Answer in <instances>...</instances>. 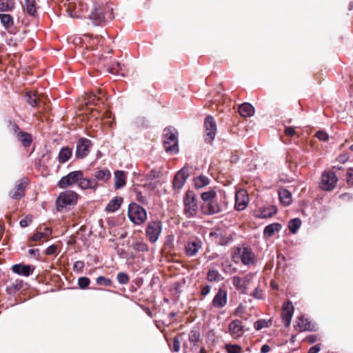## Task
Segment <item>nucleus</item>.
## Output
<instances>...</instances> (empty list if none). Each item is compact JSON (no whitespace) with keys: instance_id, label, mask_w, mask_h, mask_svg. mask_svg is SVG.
Wrapping results in <instances>:
<instances>
[{"instance_id":"obj_51","label":"nucleus","mask_w":353,"mask_h":353,"mask_svg":"<svg viewBox=\"0 0 353 353\" xmlns=\"http://www.w3.org/2000/svg\"><path fill=\"white\" fill-rule=\"evenodd\" d=\"M316 137L319 140L323 141H327L329 138L328 134L325 132L322 131V130H319V131L316 132Z\"/></svg>"},{"instance_id":"obj_3","label":"nucleus","mask_w":353,"mask_h":353,"mask_svg":"<svg viewBox=\"0 0 353 353\" xmlns=\"http://www.w3.org/2000/svg\"><path fill=\"white\" fill-rule=\"evenodd\" d=\"M163 145L167 152H178V139L176 132H174V130H172L170 128L165 130Z\"/></svg>"},{"instance_id":"obj_64","label":"nucleus","mask_w":353,"mask_h":353,"mask_svg":"<svg viewBox=\"0 0 353 353\" xmlns=\"http://www.w3.org/2000/svg\"><path fill=\"white\" fill-rule=\"evenodd\" d=\"M270 350V347L268 345L265 344L261 348V353H268Z\"/></svg>"},{"instance_id":"obj_21","label":"nucleus","mask_w":353,"mask_h":353,"mask_svg":"<svg viewBox=\"0 0 353 353\" xmlns=\"http://www.w3.org/2000/svg\"><path fill=\"white\" fill-rule=\"evenodd\" d=\"M126 183V175L125 172L117 170L114 172V188L118 190L122 188Z\"/></svg>"},{"instance_id":"obj_33","label":"nucleus","mask_w":353,"mask_h":353,"mask_svg":"<svg viewBox=\"0 0 353 353\" xmlns=\"http://www.w3.org/2000/svg\"><path fill=\"white\" fill-rule=\"evenodd\" d=\"M194 185L196 189H200L210 183L208 177L204 175H200L194 179Z\"/></svg>"},{"instance_id":"obj_13","label":"nucleus","mask_w":353,"mask_h":353,"mask_svg":"<svg viewBox=\"0 0 353 353\" xmlns=\"http://www.w3.org/2000/svg\"><path fill=\"white\" fill-rule=\"evenodd\" d=\"M202 212L207 215L218 214L221 211V205L216 198L205 203L201 207Z\"/></svg>"},{"instance_id":"obj_2","label":"nucleus","mask_w":353,"mask_h":353,"mask_svg":"<svg viewBox=\"0 0 353 353\" xmlns=\"http://www.w3.org/2000/svg\"><path fill=\"white\" fill-rule=\"evenodd\" d=\"M184 214L188 218L196 216L198 213V204L195 194L192 191H188L183 199Z\"/></svg>"},{"instance_id":"obj_59","label":"nucleus","mask_w":353,"mask_h":353,"mask_svg":"<svg viewBox=\"0 0 353 353\" xmlns=\"http://www.w3.org/2000/svg\"><path fill=\"white\" fill-rule=\"evenodd\" d=\"M56 252H57V247L54 245H52L47 248L46 253L48 255H52V254H54Z\"/></svg>"},{"instance_id":"obj_58","label":"nucleus","mask_w":353,"mask_h":353,"mask_svg":"<svg viewBox=\"0 0 353 353\" xmlns=\"http://www.w3.org/2000/svg\"><path fill=\"white\" fill-rule=\"evenodd\" d=\"M285 134L287 136L292 137L295 134V130L293 127H286L285 129Z\"/></svg>"},{"instance_id":"obj_26","label":"nucleus","mask_w":353,"mask_h":353,"mask_svg":"<svg viewBox=\"0 0 353 353\" xmlns=\"http://www.w3.org/2000/svg\"><path fill=\"white\" fill-rule=\"evenodd\" d=\"M12 270L13 272L28 276L30 274V266L28 265L15 264L12 265Z\"/></svg>"},{"instance_id":"obj_54","label":"nucleus","mask_w":353,"mask_h":353,"mask_svg":"<svg viewBox=\"0 0 353 353\" xmlns=\"http://www.w3.org/2000/svg\"><path fill=\"white\" fill-rule=\"evenodd\" d=\"M32 219L31 216H26L25 219L20 221V226L21 228H26L32 222Z\"/></svg>"},{"instance_id":"obj_18","label":"nucleus","mask_w":353,"mask_h":353,"mask_svg":"<svg viewBox=\"0 0 353 353\" xmlns=\"http://www.w3.org/2000/svg\"><path fill=\"white\" fill-rule=\"evenodd\" d=\"M229 332L232 337L236 339L243 334V326L242 322L239 319L232 321L229 325Z\"/></svg>"},{"instance_id":"obj_17","label":"nucleus","mask_w":353,"mask_h":353,"mask_svg":"<svg viewBox=\"0 0 353 353\" xmlns=\"http://www.w3.org/2000/svg\"><path fill=\"white\" fill-rule=\"evenodd\" d=\"M228 301L227 292L220 288L212 300V305L216 308L223 307Z\"/></svg>"},{"instance_id":"obj_10","label":"nucleus","mask_w":353,"mask_h":353,"mask_svg":"<svg viewBox=\"0 0 353 353\" xmlns=\"http://www.w3.org/2000/svg\"><path fill=\"white\" fill-rule=\"evenodd\" d=\"M337 182V177L332 172H325L321 178L320 187L326 191L333 189Z\"/></svg>"},{"instance_id":"obj_61","label":"nucleus","mask_w":353,"mask_h":353,"mask_svg":"<svg viewBox=\"0 0 353 353\" xmlns=\"http://www.w3.org/2000/svg\"><path fill=\"white\" fill-rule=\"evenodd\" d=\"M349 159V156L347 154H341L338 158L337 160L341 163H345Z\"/></svg>"},{"instance_id":"obj_28","label":"nucleus","mask_w":353,"mask_h":353,"mask_svg":"<svg viewBox=\"0 0 353 353\" xmlns=\"http://www.w3.org/2000/svg\"><path fill=\"white\" fill-rule=\"evenodd\" d=\"M0 21L6 30H9L14 25V19L9 14H0Z\"/></svg>"},{"instance_id":"obj_37","label":"nucleus","mask_w":353,"mask_h":353,"mask_svg":"<svg viewBox=\"0 0 353 353\" xmlns=\"http://www.w3.org/2000/svg\"><path fill=\"white\" fill-rule=\"evenodd\" d=\"M207 279L210 282H219L223 280V277L219 271L210 270L207 274Z\"/></svg>"},{"instance_id":"obj_38","label":"nucleus","mask_w":353,"mask_h":353,"mask_svg":"<svg viewBox=\"0 0 353 353\" xmlns=\"http://www.w3.org/2000/svg\"><path fill=\"white\" fill-rule=\"evenodd\" d=\"M52 233V230L50 228H45L44 232H37L31 237L32 241H38L48 237Z\"/></svg>"},{"instance_id":"obj_12","label":"nucleus","mask_w":353,"mask_h":353,"mask_svg":"<svg viewBox=\"0 0 353 353\" xmlns=\"http://www.w3.org/2000/svg\"><path fill=\"white\" fill-rule=\"evenodd\" d=\"M92 146V143L90 140L85 138H81L79 140L76 148V157L78 159H83L86 157Z\"/></svg>"},{"instance_id":"obj_55","label":"nucleus","mask_w":353,"mask_h":353,"mask_svg":"<svg viewBox=\"0 0 353 353\" xmlns=\"http://www.w3.org/2000/svg\"><path fill=\"white\" fill-rule=\"evenodd\" d=\"M181 347V342L179 339L176 337L174 338L173 339V347L172 350L174 352H179L180 350Z\"/></svg>"},{"instance_id":"obj_45","label":"nucleus","mask_w":353,"mask_h":353,"mask_svg":"<svg viewBox=\"0 0 353 353\" xmlns=\"http://www.w3.org/2000/svg\"><path fill=\"white\" fill-rule=\"evenodd\" d=\"M79 15L88 14L90 8L87 4L81 3L76 8Z\"/></svg>"},{"instance_id":"obj_7","label":"nucleus","mask_w":353,"mask_h":353,"mask_svg":"<svg viewBox=\"0 0 353 353\" xmlns=\"http://www.w3.org/2000/svg\"><path fill=\"white\" fill-rule=\"evenodd\" d=\"M209 236L212 242L222 246L227 245L232 241L230 234H228L225 231L219 228L212 230Z\"/></svg>"},{"instance_id":"obj_4","label":"nucleus","mask_w":353,"mask_h":353,"mask_svg":"<svg viewBox=\"0 0 353 353\" xmlns=\"http://www.w3.org/2000/svg\"><path fill=\"white\" fill-rule=\"evenodd\" d=\"M78 195L77 194L72 190H66L59 194L57 199V206L59 210L60 208H64L68 205H74L77 201Z\"/></svg>"},{"instance_id":"obj_41","label":"nucleus","mask_w":353,"mask_h":353,"mask_svg":"<svg viewBox=\"0 0 353 353\" xmlns=\"http://www.w3.org/2000/svg\"><path fill=\"white\" fill-rule=\"evenodd\" d=\"M301 219H299L298 218H295V219H292L289 222V225H288V228H289L290 231L292 234H295L297 232V230L299 228V227L301 226Z\"/></svg>"},{"instance_id":"obj_32","label":"nucleus","mask_w":353,"mask_h":353,"mask_svg":"<svg viewBox=\"0 0 353 353\" xmlns=\"http://www.w3.org/2000/svg\"><path fill=\"white\" fill-rule=\"evenodd\" d=\"M15 6L14 0H0V12H10Z\"/></svg>"},{"instance_id":"obj_62","label":"nucleus","mask_w":353,"mask_h":353,"mask_svg":"<svg viewBox=\"0 0 353 353\" xmlns=\"http://www.w3.org/2000/svg\"><path fill=\"white\" fill-rule=\"evenodd\" d=\"M210 290H211V286L205 285L202 288L201 293L203 296H206L210 293Z\"/></svg>"},{"instance_id":"obj_50","label":"nucleus","mask_w":353,"mask_h":353,"mask_svg":"<svg viewBox=\"0 0 353 353\" xmlns=\"http://www.w3.org/2000/svg\"><path fill=\"white\" fill-rule=\"evenodd\" d=\"M268 327V323L264 319H261L257 321H256L254 324V327L257 330H261L263 327Z\"/></svg>"},{"instance_id":"obj_20","label":"nucleus","mask_w":353,"mask_h":353,"mask_svg":"<svg viewBox=\"0 0 353 353\" xmlns=\"http://www.w3.org/2000/svg\"><path fill=\"white\" fill-rule=\"evenodd\" d=\"M28 183L27 179H23L17 185L16 190L10 193V196L14 199H19L24 195V189Z\"/></svg>"},{"instance_id":"obj_27","label":"nucleus","mask_w":353,"mask_h":353,"mask_svg":"<svg viewBox=\"0 0 353 353\" xmlns=\"http://www.w3.org/2000/svg\"><path fill=\"white\" fill-rule=\"evenodd\" d=\"M281 202L284 205H289L292 203V195L290 191L285 188H281L279 191Z\"/></svg>"},{"instance_id":"obj_46","label":"nucleus","mask_w":353,"mask_h":353,"mask_svg":"<svg viewBox=\"0 0 353 353\" xmlns=\"http://www.w3.org/2000/svg\"><path fill=\"white\" fill-rule=\"evenodd\" d=\"M97 284L101 285L110 286L112 283V281L110 279L100 276L97 277Z\"/></svg>"},{"instance_id":"obj_48","label":"nucleus","mask_w":353,"mask_h":353,"mask_svg":"<svg viewBox=\"0 0 353 353\" xmlns=\"http://www.w3.org/2000/svg\"><path fill=\"white\" fill-rule=\"evenodd\" d=\"M27 97H28V102L29 103V104L30 105L34 107L37 105L38 98L36 96V94H32L30 92H28Z\"/></svg>"},{"instance_id":"obj_31","label":"nucleus","mask_w":353,"mask_h":353,"mask_svg":"<svg viewBox=\"0 0 353 353\" xmlns=\"http://www.w3.org/2000/svg\"><path fill=\"white\" fill-rule=\"evenodd\" d=\"M297 330L299 331L303 330H309L311 329V323L310 322L303 317H299L296 321V325Z\"/></svg>"},{"instance_id":"obj_11","label":"nucleus","mask_w":353,"mask_h":353,"mask_svg":"<svg viewBox=\"0 0 353 353\" xmlns=\"http://www.w3.org/2000/svg\"><path fill=\"white\" fill-rule=\"evenodd\" d=\"M205 141L211 142L215 138L216 134V124L214 118L208 116L205 119Z\"/></svg>"},{"instance_id":"obj_56","label":"nucleus","mask_w":353,"mask_h":353,"mask_svg":"<svg viewBox=\"0 0 353 353\" xmlns=\"http://www.w3.org/2000/svg\"><path fill=\"white\" fill-rule=\"evenodd\" d=\"M84 267V263L81 261H76L74 264V270L81 272Z\"/></svg>"},{"instance_id":"obj_25","label":"nucleus","mask_w":353,"mask_h":353,"mask_svg":"<svg viewBox=\"0 0 353 353\" xmlns=\"http://www.w3.org/2000/svg\"><path fill=\"white\" fill-rule=\"evenodd\" d=\"M122 202L123 198L120 196H116L110 201L105 207V210L110 212H114L120 208Z\"/></svg>"},{"instance_id":"obj_44","label":"nucleus","mask_w":353,"mask_h":353,"mask_svg":"<svg viewBox=\"0 0 353 353\" xmlns=\"http://www.w3.org/2000/svg\"><path fill=\"white\" fill-rule=\"evenodd\" d=\"M117 281L120 284L125 285L129 282L128 276L124 272H119L117 276Z\"/></svg>"},{"instance_id":"obj_5","label":"nucleus","mask_w":353,"mask_h":353,"mask_svg":"<svg viewBox=\"0 0 353 353\" xmlns=\"http://www.w3.org/2000/svg\"><path fill=\"white\" fill-rule=\"evenodd\" d=\"M83 19H89L94 26H99L104 21L102 8L97 3H93L90 8L88 14H83Z\"/></svg>"},{"instance_id":"obj_52","label":"nucleus","mask_w":353,"mask_h":353,"mask_svg":"<svg viewBox=\"0 0 353 353\" xmlns=\"http://www.w3.org/2000/svg\"><path fill=\"white\" fill-rule=\"evenodd\" d=\"M136 199L137 201L142 204H148V199L145 196H143L141 192H138L136 193Z\"/></svg>"},{"instance_id":"obj_6","label":"nucleus","mask_w":353,"mask_h":353,"mask_svg":"<svg viewBox=\"0 0 353 353\" xmlns=\"http://www.w3.org/2000/svg\"><path fill=\"white\" fill-rule=\"evenodd\" d=\"M254 274L249 273L244 277L234 276L232 278V284L234 288L242 294H247L248 287L252 282Z\"/></svg>"},{"instance_id":"obj_36","label":"nucleus","mask_w":353,"mask_h":353,"mask_svg":"<svg viewBox=\"0 0 353 353\" xmlns=\"http://www.w3.org/2000/svg\"><path fill=\"white\" fill-rule=\"evenodd\" d=\"M17 139L26 147L29 146L32 141L30 134L21 131L17 134Z\"/></svg>"},{"instance_id":"obj_16","label":"nucleus","mask_w":353,"mask_h":353,"mask_svg":"<svg viewBox=\"0 0 353 353\" xmlns=\"http://www.w3.org/2000/svg\"><path fill=\"white\" fill-rule=\"evenodd\" d=\"M189 176L188 170L185 168L181 169L175 175L173 180L174 189L180 190L184 185L185 181Z\"/></svg>"},{"instance_id":"obj_34","label":"nucleus","mask_w":353,"mask_h":353,"mask_svg":"<svg viewBox=\"0 0 353 353\" xmlns=\"http://www.w3.org/2000/svg\"><path fill=\"white\" fill-rule=\"evenodd\" d=\"M189 341L192 345V349L199 345V343L201 340L200 332L196 330H191L189 333Z\"/></svg>"},{"instance_id":"obj_29","label":"nucleus","mask_w":353,"mask_h":353,"mask_svg":"<svg viewBox=\"0 0 353 353\" xmlns=\"http://www.w3.org/2000/svg\"><path fill=\"white\" fill-rule=\"evenodd\" d=\"M23 7L29 15L34 16L36 14L38 7L35 0H25Z\"/></svg>"},{"instance_id":"obj_60","label":"nucleus","mask_w":353,"mask_h":353,"mask_svg":"<svg viewBox=\"0 0 353 353\" xmlns=\"http://www.w3.org/2000/svg\"><path fill=\"white\" fill-rule=\"evenodd\" d=\"M262 291L260 290L258 288H256L254 291L252 293V296L256 299H261L262 297Z\"/></svg>"},{"instance_id":"obj_49","label":"nucleus","mask_w":353,"mask_h":353,"mask_svg":"<svg viewBox=\"0 0 353 353\" xmlns=\"http://www.w3.org/2000/svg\"><path fill=\"white\" fill-rule=\"evenodd\" d=\"M90 283V279L88 277H80L78 279V284L81 288H85L89 285Z\"/></svg>"},{"instance_id":"obj_39","label":"nucleus","mask_w":353,"mask_h":353,"mask_svg":"<svg viewBox=\"0 0 353 353\" xmlns=\"http://www.w3.org/2000/svg\"><path fill=\"white\" fill-rule=\"evenodd\" d=\"M72 155V150L69 148H63L59 154V161L61 163L66 162Z\"/></svg>"},{"instance_id":"obj_63","label":"nucleus","mask_w":353,"mask_h":353,"mask_svg":"<svg viewBox=\"0 0 353 353\" xmlns=\"http://www.w3.org/2000/svg\"><path fill=\"white\" fill-rule=\"evenodd\" d=\"M320 351L319 345L312 346L310 348L308 353H318Z\"/></svg>"},{"instance_id":"obj_42","label":"nucleus","mask_w":353,"mask_h":353,"mask_svg":"<svg viewBox=\"0 0 353 353\" xmlns=\"http://www.w3.org/2000/svg\"><path fill=\"white\" fill-rule=\"evenodd\" d=\"M215 198H216V192L214 190H210L201 194V199L203 201V203H205Z\"/></svg>"},{"instance_id":"obj_40","label":"nucleus","mask_w":353,"mask_h":353,"mask_svg":"<svg viewBox=\"0 0 353 353\" xmlns=\"http://www.w3.org/2000/svg\"><path fill=\"white\" fill-rule=\"evenodd\" d=\"M276 209L275 207L272 206L271 208H263L259 211V214L257 216L260 218H268L276 214Z\"/></svg>"},{"instance_id":"obj_47","label":"nucleus","mask_w":353,"mask_h":353,"mask_svg":"<svg viewBox=\"0 0 353 353\" xmlns=\"http://www.w3.org/2000/svg\"><path fill=\"white\" fill-rule=\"evenodd\" d=\"M132 248L135 250L145 252L148 250V246L146 244L142 243V242H136L133 243Z\"/></svg>"},{"instance_id":"obj_14","label":"nucleus","mask_w":353,"mask_h":353,"mask_svg":"<svg viewBox=\"0 0 353 353\" xmlns=\"http://www.w3.org/2000/svg\"><path fill=\"white\" fill-rule=\"evenodd\" d=\"M249 202L248 194L245 190L240 189L235 194V209L241 211L244 210Z\"/></svg>"},{"instance_id":"obj_1","label":"nucleus","mask_w":353,"mask_h":353,"mask_svg":"<svg viewBox=\"0 0 353 353\" xmlns=\"http://www.w3.org/2000/svg\"><path fill=\"white\" fill-rule=\"evenodd\" d=\"M128 215L130 220L136 225H140L147 219L146 210L135 203L129 205Z\"/></svg>"},{"instance_id":"obj_30","label":"nucleus","mask_w":353,"mask_h":353,"mask_svg":"<svg viewBox=\"0 0 353 353\" xmlns=\"http://www.w3.org/2000/svg\"><path fill=\"white\" fill-rule=\"evenodd\" d=\"M94 176L95 177L94 179L97 181L99 180L103 182H107L110 179L111 172L107 169L101 170L96 171L94 174Z\"/></svg>"},{"instance_id":"obj_23","label":"nucleus","mask_w":353,"mask_h":353,"mask_svg":"<svg viewBox=\"0 0 353 353\" xmlns=\"http://www.w3.org/2000/svg\"><path fill=\"white\" fill-rule=\"evenodd\" d=\"M254 261V254L248 248H244L241 252V261L244 265L252 264Z\"/></svg>"},{"instance_id":"obj_35","label":"nucleus","mask_w":353,"mask_h":353,"mask_svg":"<svg viewBox=\"0 0 353 353\" xmlns=\"http://www.w3.org/2000/svg\"><path fill=\"white\" fill-rule=\"evenodd\" d=\"M281 229V225L279 223H272L267 225L264 229V235L268 236H272L275 232H279Z\"/></svg>"},{"instance_id":"obj_43","label":"nucleus","mask_w":353,"mask_h":353,"mask_svg":"<svg viewBox=\"0 0 353 353\" xmlns=\"http://www.w3.org/2000/svg\"><path fill=\"white\" fill-rule=\"evenodd\" d=\"M225 349L228 353H241V347L239 345L228 344Z\"/></svg>"},{"instance_id":"obj_53","label":"nucleus","mask_w":353,"mask_h":353,"mask_svg":"<svg viewBox=\"0 0 353 353\" xmlns=\"http://www.w3.org/2000/svg\"><path fill=\"white\" fill-rule=\"evenodd\" d=\"M68 15L72 18L83 19V14H81V15L79 14V12H77V8H74V10H71L70 8H68Z\"/></svg>"},{"instance_id":"obj_9","label":"nucleus","mask_w":353,"mask_h":353,"mask_svg":"<svg viewBox=\"0 0 353 353\" xmlns=\"http://www.w3.org/2000/svg\"><path fill=\"white\" fill-rule=\"evenodd\" d=\"M81 171H73L66 176H63L58 183V185L61 188H66L77 183H79V179H81Z\"/></svg>"},{"instance_id":"obj_19","label":"nucleus","mask_w":353,"mask_h":353,"mask_svg":"<svg viewBox=\"0 0 353 353\" xmlns=\"http://www.w3.org/2000/svg\"><path fill=\"white\" fill-rule=\"evenodd\" d=\"M78 185L83 190L96 189L99 186L96 179L84 178L83 173L81 179L79 181Z\"/></svg>"},{"instance_id":"obj_15","label":"nucleus","mask_w":353,"mask_h":353,"mask_svg":"<svg viewBox=\"0 0 353 353\" xmlns=\"http://www.w3.org/2000/svg\"><path fill=\"white\" fill-rule=\"evenodd\" d=\"M294 314V306L291 302L284 303L282 307L281 317L285 327L290 325L291 319Z\"/></svg>"},{"instance_id":"obj_57","label":"nucleus","mask_w":353,"mask_h":353,"mask_svg":"<svg viewBox=\"0 0 353 353\" xmlns=\"http://www.w3.org/2000/svg\"><path fill=\"white\" fill-rule=\"evenodd\" d=\"M347 181L350 184L353 183V168H349L347 172Z\"/></svg>"},{"instance_id":"obj_8","label":"nucleus","mask_w":353,"mask_h":353,"mask_svg":"<svg viewBox=\"0 0 353 353\" xmlns=\"http://www.w3.org/2000/svg\"><path fill=\"white\" fill-rule=\"evenodd\" d=\"M162 231V224L159 221H153L148 224L146 228V236L148 240L154 243L159 239V235Z\"/></svg>"},{"instance_id":"obj_22","label":"nucleus","mask_w":353,"mask_h":353,"mask_svg":"<svg viewBox=\"0 0 353 353\" xmlns=\"http://www.w3.org/2000/svg\"><path fill=\"white\" fill-rule=\"evenodd\" d=\"M201 248V244L199 241L189 242L185 245V253L190 256H193L196 255Z\"/></svg>"},{"instance_id":"obj_24","label":"nucleus","mask_w":353,"mask_h":353,"mask_svg":"<svg viewBox=\"0 0 353 353\" xmlns=\"http://www.w3.org/2000/svg\"><path fill=\"white\" fill-rule=\"evenodd\" d=\"M239 112L241 117H250L254 114V108L251 104L244 103L239 107Z\"/></svg>"}]
</instances>
